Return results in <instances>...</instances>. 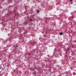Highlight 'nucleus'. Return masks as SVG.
Returning <instances> with one entry per match:
<instances>
[{
    "mask_svg": "<svg viewBox=\"0 0 76 76\" xmlns=\"http://www.w3.org/2000/svg\"><path fill=\"white\" fill-rule=\"evenodd\" d=\"M63 32H61L59 34L61 35H63Z\"/></svg>",
    "mask_w": 76,
    "mask_h": 76,
    "instance_id": "obj_1",
    "label": "nucleus"
},
{
    "mask_svg": "<svg viewBox=\"0 0 76 76\" xmlns=\"http://www.w3.org/2000/svg\"><path fill=\"white\" fill-rule=\"evenodd\" d=\"M32 21V19H29V22H31Z\"/></svg>",
    "mask_w": 76,
    "mask_h": 76,
    "instance_id": "obj_2",
    "label": "nucleus"
},
{
    "mask_svg": "<svg viewBox=\"0 0 76 76\" xmlns=\"http://www.w3.org/2000/svg\"><path fill=\"white\" fill-rule=\"evenodd\" d=\"M67 50L69 52V51H70V49H69V48H68L67 49Z\"/></svg>",
    "mask_w": 76,
    "mask_h": 76,
    "instance_id": "obj_3",
    "label": "nucleus"
},
{
    "mask_svg": "<svg viewBox=\"0 0 76 76\" xmlns=\"http://www.w3.org/2000/svg\"><path fill=\"white\" fill-rule=\"evenodd\" d=\"M39 10H37V13H39Z\"/></svg>",
    "mask_w": 76,
    "mask_h": 76,
    "instance_id": "obj_4",
    "label": "nucleus"
},
{
    "mask_svg": "<svg viewBox=\"0 0 76 76\" xmlns=\"http://www.w3.org/2000/svg\"><path fill=\"white\" fill-rule=\"evenodd\" d=\"M18 50V49L16 48H15L14 49L15 50Z\"/></svg>",
    "mask_w": 76,
    "mask_h": 76,
    "instance_id": "obj_5",
    "label": "nucleus"
},
{
    "mask_svg": "<svg viewBox=\"0 0 76 76\" xmlns=\"http://www.w3.org/2000/svg\"><path fill=\"white\" fill-rule=\"evenodd\" d=\"M70 1H72V0H69Z\"/></svg>",
    "mask_w": 76,
    "mask_h": 76,
    "instance_id": "obj_6",
    "label": "nucleus"
},
{
    "mask_svg": "<svg viewBox=\"0 0 76 76\" xmlns=\"http://www.w3.org/2000/svg\"><path fill=\"white\" fill-rule=\"evenodd\" d=\"M66 54H67V53H65V55H66Z\"/></svg>",
    "mask_w": 76,
    "mask_h": 76,
    "instance_id": "obj_7",
    "label": "nucleus"
},
{
    "mask_svg": "<svg viewBox=\"0 0 76 76\" xmlns=\"http://www.w3.org/2000/svg\"><path fill=\"white\" fill-rule=\"evenodd\" d=\"M72 47L73 48H74V47H73V45H72Z\"/></svg>",
    "mask_w": 76,
    "mask_h": 76,
    "instance_id": "obj_8",
    "label": "nucleus"
},
{
    "mask_svg": "<svg viewBox=\"0 0 76 76\" xmlns=\"http://www.w3.org/2000/svg\"><path fill=\"white\" fill-rule=\"evenodd\" d=\"M71 55H73V54L72 53Z\"/></svg>",
    "mask_w": 76,
    "mask_h": 76,
    "instance_id": "obj_9",
    "label": "nucleus"
},
{
    "mask_svg": "<svg viewBox=\"0 0 76 76\" xmlns=\"http://www.w3.org/2000/svg\"><path fill=\"white\" fill-rule=\"evenodd\" d=\"M3 66L4 67V64H3Z\"/></svg>",
    "mask_w": 76,
    "mask_h": 76,
    "instance_id": "obj_10",
    "label": "nucleus"
},
{
    "mask_svg": "<svg viewBox=\"0 0 76 76\" xmlns=\"http://www.w3.org/2000/svg\"><path fill=\"white\" fill-rule=\"evenodd\" d=\"M18 47V45H17V46H16V47Z\"/></svg>",
    "mask_w": 76,
    "mask_h": 76,
    "instance_id": "obj_11",
    "label": "nucleus"
},
{
    "mask_svg": "<svg viewBox=\"0 0 76 76\" xmlns=\"http://www.w3.org/2000/svg\"><path fill=\"white\" fill-rule=\"evenodd\" d=\"M4 69H5V68H4Z\"/></svg>",
    "mask_w": 76,
    "mask_h": 76,
    "instance_id": "obj_12",
    "label": "nucleus"
},
{
    "mask_svg": "<svg viewBox=\"0 0 76 76\" xmlns=\"http://www.w3.org/2000/svg\"><path fill=\"white\" fill-rule=\"evenodd\" d=\"M4 69H5V68H4Z\"/></svg>",
    "mask_w": 76,
    "mask_h": 76,
    "instance_id": "obj_13",
    "label": "nucleus"
},
{
    "mask_svg": "<svg viewBox=\"0 0 76 76\" xmlns=\"http://www.w3.org/2000/svg\"><path fill=\"white\" fill-rule=\"evenodd\" d=\"M34 75H35V73H34Z\"/></svg>",
    "mask_w": 76,
    "mask_h": 76,
    "instance_id": "obj_14",
    "label": "nucleus"
},
{
    "mask_svg": "<svg viewBox=\"0 0 76 76\" xmlns=\"http://www.w3.org/2000/svg\"><path fill=\"white\" fill-rule=\"evenodd\" d=\"M5 30H7L6 29H5Z\"/></svg>",
    "mask_w": 76,
    "mask_h": 76,
    "instance_id": "obj_15",
    "label": "nucleus"
},
{
    "mask_svg": "<svg viewBox=\"0 0 76 76\" xmlns=\"http://www.w3.org/2000/svg\"><path fill=\"white\" fill-rule=\"evenodd\" d=\"M73 73V74H74V73H75V72H74Z\"/></svg>",
    "mask_w": 76,
    "mask_h": 76,
    "instance_id": "obj_16",
    "label": "nucleus"
},
{
    "mask_svg": "<svg viewBox=\"0 0 76 76\" xmlns=\"http://www.w3.org/2000/svg\"><path fill=\"white\" fill-rule=\"evenodd\" d=\"M42 33H44V32H43Z\"/></svg>",
    "mask_w": 76,
    "mask_h": 76,
    "instance_id": "obj_17",
    "label": "nucleus"
},
{
    "mask_svg": "<svg viewBox=\"0 0 76 76\" xmlns=\"http://www.w3.org/2000/svg\"><path fill=\"white\" fill-rule=\"evenodd\" d=\"M46 34H47V33H46Z\"/></svg>",
    "mask_w": 76,
    "mask_h": 76,
    "instance_id": "obj_18",
    "label": "nucleus"
}]
</instances>
